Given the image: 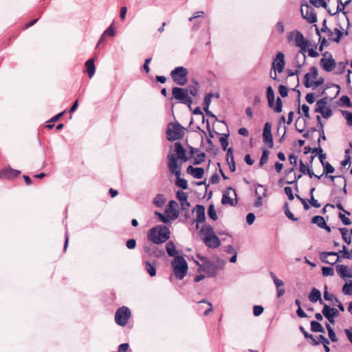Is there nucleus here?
Here are the masks:
<instances>
[{
  "mask_svg": "<svg viewBox=\"0 0 352 352\" xmlns=\"http://www.w3.org/2000/svg\"><path fill=\"white\" fill-rule=\"evenodd\" d=\"M198 257L202 262L199 263L196 261V264L199 266L198 272L203 274H200L195 278V282H199L205 278H213L216 276L218 272L220 270H223L226 265V261L220 258L212 261L204 256H198Z\"/></svg>",
  "mask_w": 352,
  "mask_h": 352,
  "instance_id": "obj_1",
  "label": "nucleus"
},
{
  "mask_svg": "<svg viewBox=\"0 0 352 352\" xmlns=\"http://www.w3.org/2000/svg\"><path fill=\"white\" fill-rule=\"evenodd\" d=\"M200 237L205 245L210 248H217L220 246L221 241L214 234L212 227L204 225L200 230Z\"/></svg>",
  "mask_w": 352,
  "mask_h": 352,
  "instance_id": "obj_2",
  "label": "nucleus"
},
{
  "mask_svg": "<svg viewBox=\"0 0 352 352\" xmlns=\"http://www.w3.org/2000/svg\"><path fill=\"white\" fill-rule=\"evenodd\" d=\"M148 239L155 244H160L165 242L170 237L169 229L164 226H157L150 229L148 232Z\"/></svg>",
  "mask_w": 352,
  "mask_h": 352,
  "instance_id": "obj_3",
  "label": "nucleus"
},
{
  "mask_svg": "<svg viewBox=\"0 0 352 352\" xmlns=\"http://www.w3.org/2000/svg\"><path fill=\"white\" fill-rule=\"evenodd\" d=\"M171 265L176 278L182 280L188 271V263L184 258L182 256H175L171 263Z\"/></svg>",
  "mask_w": 352,
  "mask_h": 352,
  "instance_id": "obj_4",
  "label": "nucleus"
},
{
  "mask_svg": "<svg viewBox=\"0 0 352 352\" xmlns=\"http://www.w3.org/2000/svg\"><path fill=\"white\" fill-rule=\"evenodd\" d=\"M288 41L289 42L294 41L295 45L300 48V52L303 54V58L305 59V53L307 47L309 45V42L307 40L303 34L298 30L292 31L288 36Z\"/></svg>",
  "mask_w": 352,
  "mask_h": 352,
  "instance_id": "obj_5",
  "label": "nucleus"
},
{
  "mask_svg": "<svg viewBox=\"0 0 352 352\" xmlns=\"http://www.w3.org/2000/svg\"><path fill=\"white\" fill-rule=\"evenodd\" d=\"M318 76V70L315 67H311L309 72L305 75L304 85L306 87L317 88L324 82L323 78L316 80Z\"/></svg>",
  "mask_w": 352,
  "mask_h": 352,
  "instance_id": "obj_6",
  "label": "nucleus"
},
{
  "mask_svg": "<svg viewBox=\"0 0 352 352\" xmlns=\"http://www.w3.org/2000/svg\"><path fill=\"white\" fill-rule=\"evenodd\" d=\"M188 72L186 68L183 66L175 67L170 72L171 78L173 81L181 86L185 85L188 82Z\"/></svg>",
  "mask_w": 352,
  "mask_h": 352,
  "instance_id": "obj_7",
  "label": "nucleus"
},
{
  "mask_svg": "<svg viewBox=\"0 0 352 352\" xmlns=\"http://www.w3.org/2000/svg\"><path fill=\"white\" fill-rule=\"evenodd\" d=\"M166 134L170 141L181 139L184 135V128L178 123H170L168 126Z\"/></svg>",
  "mask_w": 352,
  "mask_h": 352,
  "instance_id": "obj_8",
  "label": "nucleus"
},
{
  "mask_svg": "<svg viewBox=\"0 0 352 352\" xmlns=\"http://www.w3.org/2000/svg\"><path fill=\"white\" fill-rule=\"evenodd\" d=\"M172 94L173 97L179 102L188 104V106L192 102V98L188 95V89L174 87L173 88Z\"/></svg>",
  "mask_w": 352,
  "mask_h": 352,
  "instance_id": "obj_9",
  "label": "nucleus"
},
{
  "mask_svg": "<svg viewBox=\"0 0 352 352\" xmlns=\"http://www.w3.org/2000/svg\"><path fill=\"white\" fill-rule=\"evenodd\" d=\"M131 316L130 309L125 306L119 308L115 314V322L117 324L124 327Z\"/></svg>",
  "mask_w": 352,
  "mask_h": 352,
  "instance_id": "obj_10",
  "label": "nucleus"
},
{
  "mask_svg": "<svg viewBox=\"0 0 352 352\" xmlns=\"http://www.w3.org/2000/svg\"><path fill=\"white\" fill-rule=\"evenodd\" d=\"M168 166L172 174L175 176L181 175L182 162L177 158L173 152H170L168 155Z\"/></svg>",
  "mask_w": 352,
  "mask_h": 352,
  "instance_id": "obj_11",
  "label": "nucleus"
},
{
  "mask_svg": "<svg viewBox=\"0 0 352 352\" xmlns=\"http://www.w3.org/2000/svg\"><path fill=\"white\" fill-rule=\"evenodd\" d=\"M301 14L309 23H314L317 21L316 13L314 8L307 4L302 5L301 7Z\"/></svg>",
  "mask_w": 352,
  "mask_h": 352,
  "instance_id": "obj_12",
  "label": "nucleus"
},
{
  "mask_svg": "<svg viewBox=\"0 0 352 352\" xmlns=\"http://www.w3.org/2000/svg\"><path fill=\"white\" fill-rule=\"evenodd\" d=\"M221 202L224 205L234 206L236 204L237 200L235 190L232 188H228L223 192Z\"/></svg>",
  "mask_w": 352,
  "mask_h": 352,
  "instance_id": "obj_13",
  "label": "nucleus"
},
{
  "mask_svg": "<svg viewBox=\"0 0 352 352\" xmlns=\"http://www.w3.org/2000/svg\"><path fill=\"white\" fill-rule=\"evenodd\" d=\"M165 214L171 220H175L178 218L179 206L175 201H170L165 209Z\"/></svg>",
  "mask_w": 352,
  "mask_h": 352,
  "instance_id": "obj_14",
  "label": "nucleus"
},
{
  "mask_svg": "<svg viewBox=\"0 0 352 352\" xmlns=\"http://www.w3.org/2000/svg\"><path fill=\"white\" fill-rule=\"evenodd\" d=\"M322 312L323 316L331 324L335 323L334 318L336 317H337L339 314V312L336 309L331 308L326 304L324 305Z\"/></svg>",
  "mask_w": 352,
  "mask_h": 352,
  "instance_id": "obj_15",
  "label": "nucleus"
},
{
  "mask_svg": "<svg viewBox=\"0 0 352 352\" xmlns=\"http://www.w3.org/2000/svg\"><path fill=\"white\" fill-rule=\"evenodd\" d=\"M271 130V124L269 122L265 123L263 127V142L268 146L269 148H272L274 146Z\"/></svg>",
  "mask_w": 352,
  "mask_h": 352,
  "instance_id": "obj_16",
  "label": "nucleus"
},
{
  "mask_svg": "<svg viewBox=\"0 0 352 352\" xmlns=\"http://www.w3.org/2000/svg\"><path fill=\"white\" fill-rule=\"evenodd\" d=\"M340 253L329 252L321 254L322 261L326 263L334 265L340 261Z\"/></svg>",
  "mask_w": 352,
  "mask_h": 352,
  "instance_id": "obj_17",
  "label": "nucleus"
},
{
  "mask_svg": "<svg viewBox=\"0 0 352 352\" xmlns=\"http://www.w3.org/2000/svg\"><path fill=\"white\" fill-rule=\"evenodd\" d=\"M285 66V56L283 53L278 52L272 62V69L278 73H281Z\"/></svg>",
  "mask_w": 352,
  "mask_h": 352,
  "instance_id": "obj_18",
  "label": "nucleus"
},
{
  "mask_svg": "<svg viewBox=\"0 0 352 352\" xmlns=\"http://www.w3.org/2000/svg\"><path fill=\"white\" fill-rule=\"evenodd\" d=\"M329 57L327 58V53L323 54L324 58L320 60V65L326 72H331L336 67V63L334 59L331 57V54H329Z\"/></svg>",
  "mask_w": 352,
  "mask_h": 352,
  "instance_id": "obj_19",
  "label": "nucleus"
},
{
  "mask_svg": "<svg viewBox=\"0 0 352 352\" xmlns=\"http://www.w3.org/2000/svg\"><path fill=\"white\" fill-rule=\"evenodd\" d=\"M20 174V171L12 169L11 167H6L0 170V178H12L16 177Z\"/></svg>",
  "mask_w": 352,
  "mask_h": 352,
  "instance_id": "obj_20",
  "label": "nucleus"
},
{
  "mask_svg": "<svg viewBox=\"0 0 352 352\" xmlns=\"http://www.w3.org/2000/svg\"><path fill=\"white\" fill-rule=\"evenodd\" d=\"M195 212L196 218L195 221H196L197 223L204 222L206 219L205 208L201 205H197L195 208ZM196 228H199L198 224H197Z\"/></svg>",
  "mask_w": 352,
  "mask_h": 352,
  "instance_id": "obj_21",
  "label": "nucleus"
},
{
  "mask_svg": "<svg viewBox=\"0 0 352 352\" xmlns=\"http://www.w3.org/2000/svg\"><path fill=\"white\" fill-rule=\"evenodd\" d=\"M336 272L342 278H352V272L344 265H338Z\"/></svg>",
  "mask_w": 352,
  "mask_h": 352,
  "instance_id": "obj_22",
  "label": "nucleus"
},
{
  "mask_svg": "<svg viewBox=\"0 0 352 352\" xmlns=\"http://www.w3.org/2000/svg\"><path fill=\"white\" fill-rule=\"evenodd\" d=\"M175 146V154L177 158L181 161L186 162L187 160V157H186L185 150L183 148L182 145L179 142H175L174 144Z\"/></svg>",
  "mask_w": 352,
  "mask_h": 352,
  "instance_id": "obj_23",
  "label": "nucleus"
},
{
  "mask_svg": "<svg viewBox=\"0 0 352 352\" xmlns=\"http://www.w3.org/2000/svg\"><path fill=\"white\" fill-rule=\"evenodd\" d=\"M187 173L192 175L194 178L201 179L203 177L204 174V169L203 168H195L192 166H189L187 168Z\"/></svg>",
  "mask_w": 352,
  "mask_h": 352,
  "instance_id": "obj_24",
  "label": "nucleus"
},
{
  "mask_svg": "<svg viewBox=\"0 0 352 352\" xmlns=\"http://www.w3.org/2000/svg\"><path fill=\"white\" fill-rule=\"evenodd\" d=\"M344 33L338 28H335L333 30H329L328 36L329 39L336 43H339Z\"/></svg>",
  "mask_w": 352,
  "mask_h": 352,
  "instance_id": "obj_25",
  "label": "nucleus"
},
{
  "mask_svg": "<svg viewBox=\"0 0 352 352\" xmlns=\"http://www.w3.org/2000/svg\"><path fill=\"white\" fill-rule=\"evenodd\" d=\"M144 250L146 252L149 256L154 257H161L165 254V252L163 250L159 249L157 248H151L148 246H144Z\"/></svg>",
  "mask_w": 352,
  "mask_h": 352,
  "instance_id": "obj_26",
  "label": "nucleus"
},
{
  "mask_svg": "<svg viewBox=\"0 0 352 352\" xmlns=\"http://www.w3.org/2000/svg\"><path fill=\"white\" fill-rule=\"evenodd\" d=\"M85 72H87L89 75V78H91L96 72V67L94 65V60L93 58L89 59L85 62Z\"/></svg>",
  "mask_w": 352,
  "mask_h": 352,
  "instance_id": "obj_27",
  "label": "nucleus"
},
{
  "mask_svg": "<svg viewBox=\"0 0 352 352\" xmlns=\"http://www.w3.org/2000/svg\"><path fill=\"white\" fill-rule=\"evenodd\" d=\"M275 98L267 99L269 107L274 109L275 112L280 113L282 111V100L278 98L276 102H274Z\"/></svg>",
  "mask_w": 352,
  "mask_h": 352,
  "instance_id": "obj_28",
  "label": "nucleus"
},
{
  "mask_svg": "<svg viewBox=\"0 0 352 352\" xmlns=\"http://www.w3.org/2000/svg\"><path fill=\"white\" fill-rule=\"evenodd\" d=\"M309 299L312 302H316L317 301H320V303H322L320 292L316 288H313L309 294Z\"/></svg>",
  "mask_w": 352,
  "mask_h": 352,
  "instance_id": "obj_29",
  "label": "nucleus"
},
{
  "mask_svg": "<svg viewBox=\"0 0 352 352\" xmlns=\"http://www.w3.org/2000/svg\"><path fill=\"white\" fill-rule=\"evenodd\" d=\"M166 250L168 253V254L170 256L175 258V256H177L178 252L176 249V247L173 241H168L166 243Z\"/></svg>",
  "mask_w": 352,
  "mask_h": 352,
  "instance_id": "obj_30",
  "label": "nucleus"
},
{
  "mask_svg": "<svg viewBox=\"0 0 352 352\" xmlns=\"http://www.w3.org/2000/svg\"><path fill=\"white\" fill-rule=\"evenodd\" d=\"M145 269L151 277L156 275V265L155 263H152L150 261H146Z\"/></svg>",
  "mask_w": 352,
  "mask_h": 352,
  "instance_id": "obj_31",
  "label": "nucleus"
},
{
  "mask_svg": "<svg viewBox=\"0 0 352 352\" xmlns=\"http://www.w3.org/2000/svg\"><path fill=\"white\" fill-rule=\"evenodd\" d=\"M327 107V100L325 98L320 99L316 102L315 112L320 113Z\"/></svg>",
  "mask_w": 352,
  "mask_h": 352,
  "instance_id": "obj_32",
  "label": "nucleus"
},
{
  "mask_svg": "<svg viewBox=\"0 0 352 352\" xmlns=\"http://www.w3.org/2000/svg\"><path fill=\"white\" fill-rule=\"evenodd\" d=\"M339 231L340 232L343 240L349 245L351 242V235L349 234V230L346 228H339Z\"/></svg>",
  "mask_w": 352,
  "mask_h": 352,
  "instance_id": "obj_33",
  "label": "nucleus"
},
{
  "mask_svg": "<svg viewBox=\"0 0 352 352\" xmlns=\"http://www.w3.org/2000/svg\"><path fill=\"white\" fill-rule=\"evenodd\" d=\"M267 188L261 184L256 186L255 189V194L256 197H266L267 195Z\"/></svg>",
  "mask_w": 352,
  "mask_h": 352,
  "instance_id": "obj_34",
  "label": "nucleus"
},
{
  "mask_svg": "<svg viewBox=\"0 0 352 352\" xmlns=\"http://www.w3.org/2000/svg\"><path fill=\"white\" fill-rule=\"evenodd\" d=\"M166 201V199L163 195L158 194L153 199V204L157 207H162Z\"/></svg>",
  "mask_w": 352,
  "mask_h": 352,
  "instance_id": "obj_35",
  "label": "nucleus"
},
{
  "mask_svg": "<svg viewBox=\"0 0 352 352\" xmlns=\"http://www.w3.org/2000/svg\"><path fill=\"white\" fill-rule=\"evenodd\" d=\"M311 222L316 224L320 228L325 226V220L322 216H315L311 219Z\"/></svg>",
  "mask_w": 352,
  "mask_h": 352,
  "instance_id": "obj_36",
  "label": "nucleus"
},
{
  "mask_svg": "<svg viewBox=\"0 0 352 352\" xmlns=\"http://www.w3.org/2000/svg\"><path fill=\"white\" fill-rule=\"evenodd\" d=\"M311 330L314 332H324V329L322 327V326L316 321H311Z\"/></svg>",
  "mask_w": 352,
  "mask_h": 352,
  "instance_id": "obj_37",
  "label": "nucleus"
},
{
  "mask_svg": "<svg viewBox=\"0 0 352 352\" xmlns=\"http://www.w3.org/2000/svg\"><path fill=\"white\" fill-rule=\"evenodd\" d=\"M342 292L345 295H352V280H349L346 282L342 287Z\"/></svg>",
  "mask_w": 352,
  "mask_h": 352,
  "instance_id": "obj_38",
  "label": "nucleus"
},
{
  "mask_svg": "<svg viewBox=\"0 0 352 352\" xmlns=\"http://www.w3.org/2000/svg\"><path fill=\"white\" fill-rule=\"evenodd\" d=\"M270 275L271 276V278H272L273 281H274V283L276 286V288H278V287H283L284 286V283L282 280L279 279L276 276V274L271 272L270 273Z\"/></svg>",
  "mask_w": 352,
  "mask_h": 352,
  "instance_id": "obj_39",
  "label": "nucleus"
},
{
  "mask_svg": "<svg viewBox=\"0 0 352 352\" xmlns=\"http://www.w3.org/2000/svg\"><path fill=\"white\" fill-rule=\"evenodd\" d=\"M269 155L270 151L268 150H267L266 148L263 149V153L259 162V165L261 166H263L267 162Z\"/></svg>",
  "mask_w": 352,
  "mask_h": 352,
  "instance_id": "obj_40",
  "label": "nucleus"
},
{
  "mask_svg": "<svg viewBox=\"0 0 352 352\" xmlns=\"http://www.w3.org/2000/svg\"><path fill=\"white\" fill-rule=\"evenodd\" d=\"M105 36H111L113 37L116 35V30L114 28V23H112L107 30H105L102 33Z\"/></svg>",
  "mask_w": 352,
  "mask_h": 352,
  "instance_id": "obj_41",
  "label": "nucleus"
},
{
  "mask_svg": "<svg viewBox=\"0 0 352 352\" xmlns=\"http://www.w3.org/2000/svg\"><path fill=\"white\" fill-rule=\"evenodd\" d=\"M208 217L211 219H212L214 221L217 219V214L214 205L211 204L209 206L208 210Z\"/></svg>",
  "mask_w": 352,
  "mask_h": 352,
  "instance_id": "obj_42",
  "label": "nucleus"
},
{
  "mask_svg": "<svg viewBox=\"0 0 352 352\" xmlns=\"http://www.w3.org/2000/svg\"><path fill=\"white\" fill-rule=\"evenodd\" d=\"M176 185L182 189H186L188 188L187 181L184 179L180 178V176H176Z\"/></svg>",
  "mask_w": 352,
  "mask_h": 352,
  "instance_id": "obj_43",
  "label": "nucleus"
},
{
  "mask_svg": "<svg viewBox=\"0 0 352 352\" xmlns=\"http://www.w3.org/2000/svg\"><path fill=\"white\" fill-rule=\"evenodd\" d=\"M338 253H340L339 254L340 258H343L350 259L351 258V254L348 251V250H347V248H346V247L345 245L342 246V250L341 251H340Z\"/></svg>",
  "mask_w": 352,
  "mask_h": 352,
  "instance_id": "obj_44",
  "label": "nucleus"
},
{
  "mask_svg": "<svg viewBox=\"0 0 352 352\" xmlns=\"http://www.w3.org/2000/svg\"><path fill=\"white\" fill-rule=\"evenodd\" d=\"M342 114L346 120L347 124L352 126V113L349 111H342Z\"/></svg>",
  "mask_w": 352,
  "mask_h": 352,
  "instance_id": "obj_45",
  "label": "nucleus"
},
{
  "mask_svg": "<svg viewBox=\"0 0 352 352\" xmlns=\"http://www.w3.org/2000/svg\"><path fill=\"white\" fill-rule=\"evenodd\" d=\"M213 96L214 94L212 93H209L205 96L204 101V109H209Z\"/></svg>",
  "mask_w": 352,
  "mask_h": 352,
  "instance_id": "obj_46",
  "label": "nucleus"
},
{
  "mask_svg": "<svg viewBox=\"0 0 352 352\" xmlns=\"http://www.w3.org/2000/svg\"><path fill=\"white\" fill-rule=\"evenodd\" d=\"M322 272L324 276H332L334 274V270L331 267H323Z\"/></svg>",
  "mask_w": 352,
  "mask_h": 352,
  "instance_id": "obj_47",
  "label": "nucleus"
},
{
  "mask_svg": "<svg viewBox=\"0 0 352 352\" xmlns=\"http://www.w3.org/2000/svg\"><path fill=\"white\" fill-rule=\"evenodd\" d=\"M324 298L326 300L329 301H331L334 299L336 302H338V299L336 298L333 294H330L328 292L327 286H325V290L324 292Z\"/></svg>",
  "mask_w": 352,
  "mask_h": 352,
  "instance_id": "obj_48",
  "label": "nucleus"
},
{
  "mask_svg": "<svg viewBox=\"0 0 352 352\" xmlns=\"http://www.w3.org/2000/svg\"><path fill=\"white\" fill-rule=\"evenodd\" d=\"M310 3L315 7L326 8L327 3L325 0H310Z\"/></svg>",
  "mask_w": 352,
  "mask_h": 352,
  "instance_id": "obj_49",
  "label": "nucleus"
},
{
  "mask_svg": "<svg viewBox=\"0 0 352 352\" xmlns=\"http://www.w3.org/2000/svg\"><path fill=\"white\" fill-rule=\"evenodd\" d=\"M155 215L157 216L159 219V221H161V222H163L164 223H167L168 221H169V218L168 217V216H165L164 214L160 213V212H155Z\"/></svg>",
  "mask_w": 352,
  "mask_h": 352,
  "instance_id": "obj_50",
  "label": "nucleus"
},
{
  "mask_svg": "<svg viewBox=\"0 0 352 352\" xmlns=\"http://www.w3.org/2000/svg\"><path fill=\"white\" fill-rule=\"evenodd\" d=\"M320 113H321L322 116L324 118L328 119L329 118H330L332 116V111L331 110V109L329 107H327L323 111L320 112Z\"/></svg>",
  "mask_w": 352,
  "mask_h": 352,
  "instance_id": "obj_51",
  "label": "nucleus"
},
{
  "mask_svg": "<svg viewBox=\"0 0 352 352\" xmlns=\"http://www.w3.org/2000/svg\"><path fill=\"white\" fill-rule=\"evenodd\" d=\"M340 100L342 105L348 107H351L352 106L350 98L348 96H342Z\"/></svg>",
  "mask_w": 352,
  "mask_h": 352,
  "instance_id": "obj_52",
  "label": "nucleus"
},
{
  "mask_svg": "<svg viewBox=\"0 0 352 352\" xmlns=\"http://www.w3.org/2000/svg\"><path fill=\"white\" fill-rule=\"evenodd\" d=\"M177 198L181 202V201H186V199H188V195H187L186 192H185L182 190H179L177 192Z\"/></svg>",
  "mask_w": 352,
  "mask_h": 352,
  "instance_id": "obj_53",
  "label": "nucleus"
},
{
  "mask_svg": "<svg viewBox=\"0 0 352 352\" xmlns=\"http://www.w3.org/2000/svg\"><path fill=\"white\" fill-rule=\"evenodd\" d=\"M324 173L326 174L333 173L334 172V168L328 162L323 164Z\"/></svg>",
  "mask_w": 352,
  "mask_h": 352,
  "instance_id": "obj_54",
  "label": "nucleus"
},
{
  "mask_svg": "<svg viewBox=\"0 0 352 352\" xmlns=\"http://www.w3.org/2000/svg\"><path fill=\"white\" fill-rule=\"evenodd\" d=\"M263 307L260 305H255L253 307V313L255 316H258L263 312Z\"/></svg>",
  "mask_w": 352,
  "mask_h": 352,
  "instance_id": "obj_55",
  "label": "nucleus"
},
{
  "mask_svg": "<svg viewBox=\"0 0 352 352\" xmlns=\"http://www.w3.org/2000/svg\"><path fill=\"white\" fill-rule=\"evenodd\" d=\"M284 191H285V194L287 195L289 200L292 201L294 199V196L293 195L292 189L291 187H289V186L285 187Z\"/></svg>",
  "mask_w": 352,
  "mask_h": 352,
  "instance_id": "obj_56",
  "label": "nucleus"
},
{
  "mask_svg": "<svg viewBox=\"0 0 352 352\" xmlns=\"http://www.w3.org/2000/svg\"><path fill=\"white\" fill-rule=\"evenodd\" d=\"M279 94L282 97H286L288 94L287 88L284 85H280L278 87Z\"/></svg>",
  "mask_w": 352,
  "mask_h": 352,
  "instance_id": "obj_57",
  "label": "nucleus"
},
{
  "mask_svg": "<svg viewBox=\"0 0 352 352\" xmlns=\"http://www.w3.org/2000/svg\"><path fill=\"white\" fill-rule=\"evenodd\" d=\"M255 220V215L254 213H248L246 216V222L248 225H252Z\"/></svg>",
  "mask_w": 352,
  "mask_h": 352,
  "instance_id": "obj_58",
  "label": "nucleus"
},
{
  "mask_svg": "<svg viewBox=\"0 0 352 352\" xmlns=\"http://www.w3.org/2000/svg\"><path fill=\"white\" fill-rule=\"evenodd\" d=\"M309 169V168L307 165H305L302 161L300 162L299 170L300 171L301 173L306 174Z\"/></svg>",
  "mask_w": 352,
  "mask_h": 352,
  "instance_id": "obj_59",
  "label": "nucleus"
},
{
  "mask_svg": "<svg viewBox=\"0 0 352 352\" xmlns=\"http://www.w3.org/2000/svg\"><path fill=\"white\" fill-rule=\"evenodd\" d=\"M339 217H340V220L342 221V222L343 223V224L348 226L351 223V220L348 217H345L344 214L340 213Z\"/></svg>",
  "mask_w": 352,
  "mask_h": 352,
  "instance_id": "obj_60",
  "label": "nucleus"
},
{
  "mask_svg": "<svg viewBox=\"0 0 352 352\" xmlns=\"http://www.w3.org/2000/svg\"><path fill=\"white\" fill-rule=\"evenodd\" d=\"M346 67V63L344 62H340L337 65V74H342L344 72Z\"/></svg>",
  "mask_w": 352,
  "mask_h": 352,
  "instance_id": "obj_61",
  "label": "nucleus"
},
{
  "mask_svg": "<svg viewBox=\"0 0 352 352\" xmlns=\"http://www.w3.org/2000/svg\"><path fill=\"white\" fill-rule=\"evenodd\" d=\"M126 245L129 249H134L136 246V241L133 239H131L126 241Z\"/></svg>",
  "mask_w": 352,
  "mask_h": 352,
  "instance_id": "obj_62",
  "label": "nucleus"
},
{
  "mask_svg": "<svg viewBox=\"0 0 352 352\" xmlns=\"http://www.w3.org/2000/svg\"><path fill=\"white\" fill-rule=\"evenodd\" d=\"M129 345L128 343L121 344L118 346V352H126L127 350L129 349Z\"/></svg>",
  "mask_w": 352,
  "mask_h": 352,
  "instance_id": "obj_63",
  "label": "nucleus"
},
{
  "mask_svg": "<svg viewBox=\"0 0 352 352\" xmlns=\"http://www.w3.org/2000/svg\"><path fill=\"white\" fill-rule=\"evenodd\" d=\"M344 333L349 340V342L352 344V327L346 329L344 330Z\"/></svg>",
  "mask_w": 352,
  "mask_h": 352,
  "instance_id": "obj_64",
  "label": "nucleus"
}]
</instances>
